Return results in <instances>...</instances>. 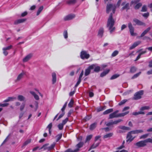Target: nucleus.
<instances>
[{"label": "nucleus", "instance_id": "obj_1", "mask_svg": "<svg viewBox=\"0 0 152 152\" xmlns=\"http://www.w3.org/2000/svg\"><path fill=\"white\" fill-rule=\"evenodd\" d=\"M115 10H106V13L110 14L107 21V27L108 28L111 34L115 29V27H113L115 21L113 18V15L115 13Z\"/></svg>", "mask_w": 152, "mask_h": 152}, {"label": "nucleus", "instance_id": "obj_2", "mask_svg": "<svg viewBox=\"0 0 152 152\" xmlns=\"http://www.w3.org/2000/svg\"><path fill=\"white\" fill-rule=\"evenodd\" d=\"M128 27L131 36H136L137 35V34L136 33H134V28L133 26L131 23L129 22L128 23Z\"/></svg>", "mask_w": 152, "mask_h": 152}, {"label": "nucleus", "instance_id": "obj_3", "mask_svg": "<svg viewBox=\"0 0 152 152\" xmlns=\"http://www.w3.org/2000/svg\"><path fill=\"white\" fill-rule=\"evenodd\" d=\"M148 142L147 139L143 141L138 142L135 144V145L138 147H143L146 145V143Z\"/></svg>", "mask_w": 152, "mask_h": 152}, {"label": "nucleus", "instance_id": "obj_4", "mask_svg": "<svg viewBox=\"0 0 152 152\" xmlns=\"http://www.w3.org/2000/svg\"><path fill=\"white\" fill-rule=\"evenodd\" d=\"M143 94V91L142 90L140 91L136 92L134 95V97L133 99L134 100H137L140 99L141 98V96Z\"/></svg>", "mask_w": 152, "mask_h": 152}, {"label": "nucleus", "instance_id": "obj_5", "mask_svg": "<svg viewBox=\"0 0 152 152\" xmlns=\"http://www.w3.org/2000/svg\"><path fill=\"white\" fill-rule=\"evenodd\" d=\"M80 58L81 59H84L85 58L88 59L90 57V55L87 53L86 51L83 50L80 53Z\"/></svg>", "mask_w": 152, "mask_h": 152}, {"label": "nucleus", "instance_id": "obj_6", "mask_svg": "<svg viewBox=\"0 0 152 152\" xmlns=\"http://www.w3.org/2000/svg\"><path fill=\"white\" fill-rule=\"evenodd\" d=\"M49 145V143H47L44 145H45V147H44V150H48V151H50L53 149L55 146L56 143H53L50 146H48Z\"/></svg>", "mask_w": 152, "mask_h": 152}, {"label": "nucleus", "instance_id": "obj_7", "mask_svg": "<svg viewBox=\"0 0 152 152\" xmlns=\"http://www.w3.org/2000/svg\"><path fill=\"white\" fill-rule=\"evenodd\" d=\"M133 22L134 23V25H137L139 26H145V23L136 18L133 19Z\"/></svg>", "mask_w": 152, "mask_h": 152}, {"label": "nucleus", "instance_id": "obj_8", "mask_svg": "<svg viewBox=\"0 0 152 152\" xmlns=\"http://www.w3.org/2000/svg\"><path fill=\"white\" fill-rule=\"evenodd\" d=\"M132 134V133L131 132V131L129 132L128 134H127L126 138L127 140H126V142H131L132 141L134 137H132V135L131 134Z\"/></svg>", "mask_w": 152, "mask_h": 152}, {"label": "nucleus", "instance_id": "obj_9", "mask_svg": "<svg viewBox=\"0 0 152 152\" xmlns=\"http://www.w3.org/2000/svg\"><path fill=\"white\" fill-rule=\"evenodd\" d=\"M75 17V15L74 14H70L66 16L64 20H69L72 19Z\"/></svg>", "mask_w": 152, "mask_h": 152}, {"label": "nucleus", "instance_id": "obj_10", "mask_svg": "<svg viewBox=\"0 0 152 152\" xmlns=\"http://www.w3.org/2000/svg\"><path fill=\"white\" fill-rule=\"evenodd\" d=\"M93 66H90L88 67L86 69L85 73V76H87L89 75L91 72V70L93 69Z\"/></svg>", "mask_w": 152, "mask_h": 152}, {"label": "nucleus", "instance_id": "obj_11", "mask_svg": "<svg viewBox=\"0 0 152 152\" xmlns=\"http://www.w3.org/2000/svg\"><path fill=\"white\" fill-rule=\"evenodd\" d=\"M25 74V72L23 71H22L21 73L18 75L16 79L15 80V82H17L19 81L22 78H23L24 75Z\"/></svg>", "mask_w": 152, "mask_h": 152}, {"label": "nucleus", "instance_id": "obj_12", "mask_svg": "<svg viewBox=\"0 0 152 152\" xmlns=\"http://www.w3.org/2000/svg\"><path fill=\"white\" fill-rule=\"evenodd\" d=\"M91 66H93L94 69V72H98L100 70V67L97 65V64H93L91 65Z\"/></svg>", "mask_w": 152, "mask_h": 152}, {"label": "nucleus", "instance_id": "obj_13", "mask_svg": "<svg viewBox=\"0 0 152 152\" xmlns=\"http://www.w3.org/2000/svg\"><path fill=\"white\" fill-rule=\"evenodd\" d=\"M121 5L123 6L122 9H129V3H126V1L123 2L121 4Z\"/></svg>", "mask_w": 152, "mask_h": 152}, {"label": "nucleus", "instance_id": "obj_14", "mask_svg": "<svg viewBox=\"0 0 152 152\" xmlns=\"http://www.w3.org/2000/svg\"><path fill=\"white\" fill-rule=\"evenodd\" d=\"M32 56V54L30 53L28 54L23 58V62H25L27 61L31 58Z\"/></svg>", "mask_w": 152, "mask_h": 152}, {"label": "nucleus", "instance_id": "obj_15", "mask_svg": "<svg viewBox=\"0 0 152 152\" xmlns=\"http://www.w3.org/2000/svg\"><path fill=\"white\" fill-rule=\"evenodd\" d=\"M26 20V19L23 18L19 19L18 20H15L14 23V24L15 25L18 24L19 23H23Z\"/></svg>", "mask_w": 152, "mask_h": 152}, {"label": "nucleus", "instance_id": "obj_16", "mask_svg": "<svg viewBox=\"0 0 152 152\" xmlns=\"http://www.w3.org/2000/svg\"><path fill=\"white\" fill-rule=\"evenodd\" d=\"M141 43V42L140 41H138L134 42L133 44L130 47V50H132L135 47L139 45Z\"/></svg>", "mask_w": 152, "mask_h": 152}, {"label": "nucleus", "instance_id": "obj_17", "mask_svg": "<svg viewBox=\"0 0 152 152\" xmlns=\"http://www.w3.org/2000/svg\"><path fill=\"white\" fill-rule=\"evenodd\" d=\"M104 32V30L103 28L102 27L100 28L98 32V36L100 38L102 37L103 35Z\"/></svg>", "mask_w": 152, "mask_h": 152}, {"label": "nucleus", "instance_id": "obj_18", "mask_svg": "<svg viewBox=\"0 0 152 152\" xmlns=\"http://www.w3.org/2000/svg\"><path fill=\"white\" fill-rule=\"evenodd\" d=\"M52 83L53 84L55 83L56 81V74L53 72L52 73Z\"/></svg>", "mask_w": 152, "mask_h": 152}, {"label": "nucleus", "instance_id": "obj_19", "mask_svg": "<svg viewBox=\"0 0 152 152\" xmlns=\"http://www.w3.org/2000/svg\"><path fill=\"white\" fill-rule=\"evenodd\" d=\"M151 28L149 27L145 29L141 34L140 37H142L146 34L150 30Z\"/></svg>", "mask_w": 152, "mask_h": 152}, {"label": "nucleus", "instance_id": "obj_20", "mask_svg": "<svg viewBox=\"0 0 152 152\" xmlns=\"http://www.w3.org/2000/svg\"><path fill=\"white\" fill-rule=\"evenodd\" d=\"M77 1V0H68L66 3L69 5H72L75 4Z\"/></svg>", "mask_w": 152, "mask_h": 152}, {"label": "nucleus", "instance_id": "obj_21", "mask_svg": "<svg viewBox=\"0 0 152 152\" xmlns=\"http://www.w3.org/2000/svg\"><path fill=\"white\" fill-rule=\"evenodd\" d=\"M30 93L34 96V98L37 100H38L39 98L38 95L36 94L33 91H30Z\"/></svg>", "mask_w": 152, "mask_h": 152}, {"label": "nucleus", "instance_id": "obj_22", "mask_svg": "<svg viewBox=\"0 0 152 152\" xmlns=\"http://www.w3.org/2000/svg\"><path fill=\"white\" fill-rule=\"evenodd\" d=\"M118 128L123 130H130V128L129 127L125 126H118Z\"/></svg>", "mask_w": 152, "mask_h": 152}, {"label": "nucleus", "instance_id": "obj_23", "mask_svg": "<svg viewBox=\"0 0 152 152\" xmlns=\"http://www.w3.org/2000/svg\"><path fill=\"white\" fill-rule=\"evenodd\" d=\"M110 71V69H107L102 72L100 74V77H103L107 74Z\"/></svg>", "mask_w": 152, "mask_h": 152}, {"label": "nucleus", "instance_id": "obj_24", "mask_svg": "<svg viewBox=\"0 0 152 152\" xmlns=\"http://www.w3.org/2000/svg\"><path fill=\"white\" fill-rule=\"evenodd\" d=\"M143 132V131L142 130L140 129L132 131H131V132L132 133V134H136L142 133Z\"/></svg>", "mask_w": 152, "mask_h": 152}, {"label": "nucleus", "instance_id": "obj_25", "mask_svg": "<svg viewBox=\"0 0 152 152\" xmlns=\"http://www.w3.org/2000/svg\"><path fill=\"white\" fill-rule=\"evenodd\" d=\"M113 111V109H109L106 110L103 113L104 115H106L110 113Z\"/></svg>", "mask_w": 152, "mask_h": 152}, {"label": "nucleus", "instance_id": "obj_26", "mask_svg": "<svg viewBox=\"0 0 152 152\" xmlns=\"http://www.w3.org/2000/svg\"><path fill=\"white\" fill-rule=\"evenodd\" d=\"M140 0H132L130 3V5L131 6L132 5H134L135 4H136L137 3H138L140 1Z\"/></svg>", "mask_w": 152, "mask_h": 152}, {"label": "nucleus", "instance_id": "obj_27", "mask_svg": "<svg viewBox=\"0 0 152 152\" xmlns=\"http://www.w3.org/2000/svg\"><path fill=\"white\" fill-rule=\"evenodd\" d=\"M97 123L95 122L91 124L90 126V129L91 130H92L94 129L96 127Z\"/></svg>", "mask_w": 152, "mask_h": 152}, {"label": "nucleus", "instance_id": "obj_28", "mask_svg": "<svg viewBox=\"0 0 152 152\" xmlns=\"http://www.w3.org/2000/svg\"><path fill=\"white\" fill-rule=\"evenodd\" d=\"M114 118H118V115H116L113 112L110 114L109 119H112Z\"/></svg>", "mask_w": 152, "mask_h": 152}, {"label": "nucleus", "instance_id": "obj_29", "mask_svg": "<svg viewBox=\"0 0 152 152\" xmlns=\"http://www.w3.org/2000/svg\"><path fill=\"white\" fill-rule=\"evenodd\" d=\"M25 99V97L21 95H18V100L20 101H24Z\"/></svg>", "mask_w": 152, "mask_h": 152}, {"label": "nucleus", "instance_id": "obj_30", "mask_svg": "<svg viewBox=\"0 0 152 152\" xmlns=\"http://www.w3.org/2000/svg\"><path fill=\"white\" fill-rule=\"evenodd\" d=\"M113 134V133H110L104 135L103 136L104 138H106L111 137Z\"/></svg>", "mask_w": 152, "mask_h": 152}, {"label": "nucleus", "instance_id": "obj_31", "mask_svg": "<svg viewBox=\"0 0 152 152\" xmlns=\"http://www.w3.org/2000/svg\"><path fill=\"white\" fill-rule=\"evenodd\" d=\"M79 150V149H76L74 150H72L71 149H68L65 152H77Z\"/></svg>", "mask_w": 152, "mask_h": 152}, {"label": "nucleus", "instance_id": "obj_32", "mask_svg": "<svg viewBox=\"0 0 152 152\" xmlns=\"http://www.w3.org/2000/svg\"><path fill=\"white\" fill-rule=\"evenodd\" d=\"M137 70V68L134 66H132L131 67L130 72L131 73H134Z\"/></svg>", "mask_w": 152, "mask_h": 152}, {"label": "nucleus", "instance_id": "obj_33", "mask_svg": "<svg viewBox=\"0 0 152 152\" xmlns=\"http://www.w3.org/2000/svg\"><path fill=\"white\" fill-rule=\"evenodd\" d=\"M129 111H127L125 112V113H124L118 114V115H117L118 117L124 116L125 115L128 114L129 113Z\"/></svg>", "mask_w": 152, "mask_h": 152}, {"label": "nucleus", "instance_id": "obj_34", "mask_svg": "<svg viewBox=\"0 0 152 152\" xmlns=\"http://www.w3.org/2000/svg\"><path fill=\"white\" fill-rule=\"evenodd\" d=\"M93 136L92 134H90L87 136L86 139L85 141V143H86L87 142L89 141L91 139Z\"/></svg>", "mask_w": 152, "mask_h": 152}, {"label": "nucleus", "instance_id": "obj_35", "mask_svg": "<svg viewBox=\"0 0 152 152\" xmlns=\"http://www.w3.org/2000/svg\"><path fill=\"white\" fill-rule=\"evenodd\" d=\"M83 144L84 143L83 142H79L76 146V147L77 148V149H79V148L82 147L83 146Z\"/></svg>", "mask_w": 152, "mask_h": 152}, {"label": "nucleus", "instance_id": "obj_36", "mask_svg": "<svg viewBox=\"0 0 152 152\" xmlns=\"http://www.w3.org/2000/svg\"><path fill=\"white\" fill-rule=\"evenodd\" d=\"M142 6V4L141 3L139 2L134 7L135 9H139Z\"/></svg>", "mask_w": 152, "mask_h": 152}, {"label": "nucleus", "instance_id": "obj_37", "mask_svg": "<svg viewBox=\"0 0 152 152\" xmlns=\"http://www.w3.org/2000/svg\"><path fill=\"white\" fill-rule=\"evenodd\" d=\"M120 76V75L118 74H115L113 75L110 78V80H112L117 78Z\"/></svg>", "mask_w": 152, "mask_h": 152}, {"label": "nucleus", "instance_id": "obj_38", "mask_svg": "<svg viewBox=\"0 0 152 152\" xmlns=\"http://www.w3.org/2000/svg\"><path fill=\"white\" fill-rule=\"evenodd\" d=\"M31 139H29L27 140H26L23 143V146H25L27 145H28V144L31 142Z\"/></svg>", "mask_w": 152, "mask_h": 152}, {"label": "nucleus", "instance_id": "obj_39", "mask_svg": "<svg viewBox=\"0 0 152 152\" xmlns=\"http://www.w3.org/2000/svg\"><path fill=\"white\" fill-rule=\"evenodd\" d=\"M150 109V107L148 106H145L142 107L140 109V110L143 111L144 110H148Z\"/></svg>", "mask_w": 152, "mask_h": 152}, {"label": "nucleus", "instance_id": "obj_40", "mask_svg": "<svg viewBox=\"0 0 152 152\" xmlns=\"http://www.w3.org/2000/svg\"><path fill=\"white\" fill-rule=\"evenodd\" d=\"M74 104V101L72 99H71L70 102L68 104V106L69 107L71 108L72 107Z\"/></svg>", "mask_w": 152, "mask_h": 152}, {"label": "nucleus", "instance_id": "obj_41", "mask_svg": "<svg viewBox=\"0 0 152 152\" xmlns=\"http://www.w3.org/2000/svg\"><path fill=\"white\" fill-rule=\"evenodd\" d=\"M62 135V134H58L56 136V141L57 142L61 138Z\"/></svg>", "mask_w": 152, "mask_h": 152}, {"label": "nucleus", "instance_id": "obj_42", "mask_svg": "<svg viewBox=\"0 0 152 152\" xmlns=\"http://www.w3.org/2000/svg\"><path fill=\"white\" fill-rule=\"evenodd\" d=\"M12 45H10L8 46H7L6 47L3 48L2 49L3 50H8L11 49L12 47Z\"/></svg>", "mask_w": 152, "mask_h": 152}, {"label": "nucleus", "instance_id": "obj_43", "mask_svg": "<svg viewBox=\"0 0 152 152\" xmlns=\"http://www.w3.org/2000/svg\"><path fill=\"white\" fill-rule=\"evenodd\" d=\"M118 50H115L114 51L111 55V56L113 57L116 56L118 53Z\"/></svg>", "mask_w": 152, "mask_h": 152}, {"label": "nucleus", "instance_id": "obj_44", "mask_svg": "<svg viewBox=\"0 0 152 152\" xmlns=\"http://www.w3.org/2000/svg\"><path fill=\"white\" fill-rule=\"evenodd\" d=\"M113 7V5L112 4H107V10H110L112 9Z\"/></svg>", "mask_w": 152, "mask_h": 152}, {"label": "nucleus", "instance_id": "obj_45", "mask_svg": "<svg viewBox=\"0 0 152 152\" xmlns=\"http://www.w3.org/2000/svg\"><path fill=\"white\" fill-rule=\"evenodd\" d=\"M127 101V100L126 99H124L122 101H121L120 102H119L118 104V105L119 106L123 104H124Z\"/></svg>", "mask_w": 152, "mask_h": 152}, {"label": "nucleus", "instance_id": "obj_46", "mask_svg": "<svg viewBox=\"0 0 152 152\" xmlns=\"http://www.w3.org/2000/svg\"><path fill=\"white\" fill-rule=\"evenodd\" d=\"M63 35L65 39H66L68 37V33L66 30H65L64 31L63 33Z\"/></svg>", "mask_w": 152, "mask_h": 152}, {"label": "nucleus", "instance_id": "obj_47", "mask_svg": "<svg viewBox=\"0 0 152 152\" xmlns=\"http://www.w3.org/2000/svg\"><path fill=\"white\" fill-rule=\"evenodd\" d=\"M148 136V134H145L141 136L140 137V139H145L147 138Z\"/></svg>", "mask_w": 152, "mask_h": 152}, {"label": "nucleus", "instance_id": "obj_48", "mask_svg": "<svg viewBox=\"0 0 152 152\" xmlns=\"http://www.w3.org/2000/svg\"><path fill=\"white\" fill-rule=\"evenodd\" d=\"M25 105V104L24 103H23L20 106V110L21 111H22L23 110Z\"/></svg>", "mask_w": 152, "mask_h": 152}, {"label": "nucleus", "instance_id": "obj_49", "mask_svg": "<svg viewBox=\"0 0 152 152\" xmlns=\"http://www.w3.org/2000/svg\"><path fill=\"white\" fill-rule=\"evenodd\" d=\"M141 72H140L138 73H137L134 75V76L132 77V79H133L136 78L138 77L141 74Z\"/></svg>", "mask_w": 152, "mask_h": 152}, {"label": "nucleus", "instance_id": "obj_50", "mask_svg": "<svg viewBox=\"0 0 152 152\" xmlns=\"http://www.w3.org/2000/svg\"><path fill=\"white\" fill-rule=\"evenodd\" d=\"M64 126L61 123H60L58 125V127L59 130H61L63 129Z\"/></svg>", "mask_w": 152, "mask_h": 152}, {"label": "nucleus", "instance_id": "obj_51", "mask_svg": "<svg viewBox=\"0 0 152 152\" xmlns=\"http://www.w3.org/2000/svg\"><path fill=\"white\" fill-rule=\"evenodd\" d=\"M122 121V120L120 119H119L118 120L114 121L113 122V124H118V123L121 122Z\"/></svg>", "mask_w": 152, "mask_h": 152}, {"label": "nucleus", "instance_id": "obj_52", "mask_svg": "<svg viewBox=\"0 0 152 152\" xmlns=\"http://www.w3.org/2000/svg\"><path fill=\"white\" fill-rule=\"evenodd\" d=\"M67 104V102H66L64 105L63 107L61 109V110L62 112H64V110L66 107Z\"/></svg>", "mask_w": 152, "mask_h": 152}, {"label": "nucleus", "instance_id": "obj_53", "mask_svg": "<svg viewBox=\"0 0 152 152\" xmlns=\"http://www.w3.org/2000/svg\"><path fill=\"white\" fill-rule=\"evenodd\" d=\"M68 118H67L64 120H63L62 121V123L61 124H63L64 125L68 121Z\"/></svg>", "mask_w": 152, "mask_h": 152}, {"label": "nucleus", "instance_id": "obj_54", "mask_svg": "<svg viewBox=\"0 0 152 152\" xmlns=\"http://www.w3.org/2000/svg\"><path fill=\"white\" fill-rule=\"evenodd\" d=\"M81 81V78H79L78 80L77 83L75 85V87H77V86L80 83Z\"/></svg>", "mask_w": 152, "mask_h": 152}, {"label": "nucleus", "instance_id": "obj_55", "mask_svg": "<svg viewBox=\"0 0 152 152\" xmlns=\"http://www.w3.org/2000/svg\"><path fill=\"white\" fill-rule=\"evenodd\" d=\"M81 81V78H79L78 80L77 83L75 85V87H77V86L80 83Z\"/></svg>", "mask_w": 152, "mask_h": 152}, {"label": "nucleus", "instance_id": "obj_56", "mask_svg": "<svg viewBox=\"0 0 152 152\" xmlns=\"http://www.w3.org/2000/svg\"><path fill=\"white\" fill-rule=\"evenodd\" d=\"M81 81V78H79L78 80L77 83L75 85V87H77V86L80 83Z\"/></svg>", "mask_w": 152, "mask_h": 152}, {"label": "nucleus", "instance_id": "obj_57", "mask_svg": "<svg viewBox=\"0 0 152 152\" xmlns=\"http://www.w3.org/2000/svg\"><path fill=\"white\" fill-rule=\"evenodd\" d=\"M102 129H104L105 130V131L106 132H108L111 129L109 128V127H108L103 128H102Z\"/></svg>", "mask_w": 152, "mask_h": 152}, {"label": "nucleus", "instance_id": "obj_58", "mask_svg": "<svg viewBox=\"0 0 152 152\" xmlns=\"http://www.w3.org/2000/svg\"><path fill=\"white\" fill-rule=\"evenodd\" d=\"M64 114H65L64 112H62V113L58 117V118L57 119V121L60 118H62L64 115Z\"/></svg>", "mask_w": 152, "mask_h": 152}, {"label": "nucleus", "instance_id": "obj_59", "mask_svg": "<svg viewBox=\"0 0 152 152\" xmlns=\"http://www.w3.org/2000/svg\"><path fill=\"white\" fill-rule=\"evenodd\" d=\"M10 134H9L6 137V138L4 140L3 142H2V144H1V146H2L3 144H4V143H5V142L7 141L8 140V137L10 136Z\"/></svg>", "mask_w": 152, "mask_h": 152}, {"label": "nucleus", "instance_id": "obj_60", "mask_svg": "<svg viewBox=\"0 0 152 152\" xmlns=\"http://www.w3.org/2000/svg\"><path fill=\"white\" fill-rule=\"evenodd\" d=\"M96 148V147L95 145V144L94 143L90 147V148L89 149L88 151H90L91 149H94Z\"/></svg>", "mask_w": 152, "mask_h": 152}, {"label": "nucleus", "instance_id": "obj_61", "mask_svg": "<svg viewBox=\"0 0 152 152\" xmlns=\"http://www.w3.org/2000/svg\"><path fill=\"white\" fill-rule=\"evenodd\" d=\"M149 15L148 13H145L142 14V15L144 17L147 18Z\"/></svg>", "mask_w": 152, "mask_h": 152}, {"label": "nucleus", "instance_id": "obj_62", "mask_svg": "<svg viewBox=\"0 0 152 152\" xmlns=\"http://www.w3.org/2000/svg\"><path fill=\"white\" fill-rule=\"evenodd\" d=\"M103 110V109L102 108V107L100 106L99 107L97 108V112H99L100 111Z\"/></svg>", "mask_w": 152, "mask_h": 152}, {"label": "nucleus", "instance_id": "obj_63", "mask_svg": "<svg viewBox=\"0 0 152 152\" xmlns=\"http://www.w3.org/2000/svg\"><path fill=\"white\" fill-rule=\"evenodd\" d=\"M27 14V12L25 11L21 14V16L22 17H23L26 16Z\"/></svg>", "mask_w": 152, "mask_h": 152}, {"label": "nucleus", "instance_id": "obj_64", "mask_svg": "<svg viewBox=\"0 0 152 152\" xmlns=\"http://www.w3.org/2000/svg\"><path fill=\"white\" fill-rule=\"evenodd\" d=\"M52 126V123H50L47 126V128H48L49 129H51Z\"/></svg>", "mask_w": 152, "mask_h": 152}]
</instances>
